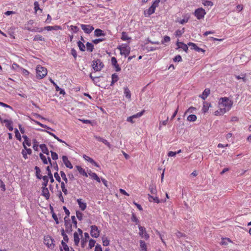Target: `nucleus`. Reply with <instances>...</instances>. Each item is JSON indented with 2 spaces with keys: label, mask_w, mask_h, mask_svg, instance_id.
<instances>
[{
  "label": "nucleus",
  "mask_w": 251,
  "mask_h": 251,
  "mask_svg": "<svg viewBox=\"0 0 251 251\" xmlns=\"http://www.w3.org/2000/svg\"><path fill=\"white\" fill-rule=\"evenodd\" d=\"M89 175L90 176H91L93 179L96 180L98 182H100V178L96 173L91 172L90 173H89Z\"/></svg>",
  "instance_id": "32"
},
{
  "label": "nucleus",
  "mask_w": 251,
  "mask_h": 251,
  "mask_svg": "<svg viewBox=\"0 0 251 251\" xmlns=\"http://www.w3.org/2000/svg\"><path fill=\"white\" fill-rule=\"evenodd\" d=\"M131 221L132 222H135L137 224H139V221L136 217L135 214L133 213L131 217Z\"/></svg>",
  "instance_id": "54"
},
{
  "label": "nucleus",
  "mask_w": 251,
  "mask_h": 251,
  "mask_svg": "<svg viewBox=\"0 0 251 251\" xmlns=\"http://www.w3.org/2000/svg\"><path fill=\"white\" fill-rule=\"evenodd\" d=\"M189 17H187L179 21L177 20V22H179L181 25H183L184 24L187 23Z\"/></svg>",
  "instance_id": "58"
},
{
  "label": "nucleus",
  "mask_w": 251,
  "mask_h": 251,
  "mask_svg": "<svg viewBox=\"0 0 251 251\" xmlns=\"http://www.w3.org/2000/svg\"><path fill=\"white\" fill-rule=\"evenodd\" d=\"M61 235L63 237L64 240L65 242H68L69 241V238H68V236L67 235V234L65 233L64 230L63 229H62L61 230Z\"/></svg>",
  "instance_id": "43"
},
{
  "label": "nucleus",
  "mask_w": 251,
  "mask_h": 251,
  "mask_svg": "<svg viewBox=\"0 0 251 251\" xmlns=\"http://www.w3.org/2000/svg\"><path fill=\"white\" fill-rule=\"evenodd\" d=\"M103 64L100 59H97L93 62V68L96 71H100L103 67Z\"/></svg>",
  "instance_id": "6"
},
{
  "label": "nucleus",
  "mask_w": 251,
  "mask_h": 251,
  "mask_svg": "<svg viewBox=\"0 0 251 251\" xmlns=\"http://www.w3.org/2000/svg\"><path fill=\"white\" fill-rule=\"evenodd\" d=\"M36 74L37 77L41 79L47 75V70L45 68L40 65H38L36 68Z\"/></svg>",
  "instance_id": "2"
},
{
  "label": "nucleus",
  "mask_w": 251,
  "mask_h": 251,
  "mask_svg": "<svg viewBox=\"0 0 251 251\" xmlns=\"http://www.w3.org/2000/svg\"><path fill=\"white\" fill-rule=\"evenodd\" d=\"M233 104V101L227 97H223L219 99L218 102L219 108H221L222 113H226L229 111Z\"/></svg>",
  "instance_id": "1"
},
{
  "label": "nucleus",
  "mask_w": 251,
  "mask_h": 251,
  "mask_svg": "<svg viewBox=\"0 0 251 251\" xmlns=\"http://www.w3.org/2000/svg\"><path fill=\"white\" fill-rule=\"evenodd\" d=\"M50 152L52 159L54 160H57L58 159L57 154L56 152H53L52 151H51Z\"/></svg>",
  "instance_id": "57"
},
{
  "label": "nucleus",
  "mask_w": 251,
  "mask_h": 251,
  "mask_svg": "<svg viewBox=\"0 0 251 251\" xmlns=\"http://www.w3.org/2000/svg\"><path fill=\"white\" fill-rule=\"evenodd\" d=\"M39 155H40V158L42 160L43 162L45 164H47L48 163V162L46 157L45 155H44L42 153H40Z\"/></svg>",
  "instance_id": "46"
},
{
  "label": "nucleus",
  "mask_w": 251,
  "mask_h": 251,
  "mask_svg": "<svg viewBox=\"0 0 251 251\" xmlns=\"http://www.w3.org/2000/svg\"><path fill=\"white\" fill-rule=\"evenodd\" d=\"M42 195L48 200L50 198V192L47 187H43L42 190Z\"/></svg>",
  "instance_id": "16"
},
{
  "label": "nucleus",
  "mask_w": 251,
  "mask_h": 251,
  "mask_svg": "<svg viewBox=\"0 0 251 251\" xmlns=\"http://www.w3.org/2000/svg\"><path fill=\"white\" fill-rule=\"evenodd\" d=\"M95 243H96L95 240H94L93 239L90 240L89 243V248L91 249L93 247H94L95 245Z\"/></svg>",
  "instance_id": "56"
},
{
  "label": "nucleus",
  "mask_w": 251,
  "mask_h": 251,
  "mask_svg": "<svg viewBox=\"0 0 251 251\" xmlns=\"http://www.w3.org/2000/svg\"><path fill=\"white\" fill-rule=\"evenodd\" d=\"M60 173L62 179L65 181V183H67L68 182V179L66 177L65 173L63 171H61Z\"/></svg>",
  "instance_id": "55"
},
{
  "label": "nucleus",
  "mask_w": 251,
  "mask_h": 251,
  "mask_svg": "<svg viewBox=\"0 0 251 251\" xmlns=\"http://www.w3.org/2000/svg\"><path fill=\"white\" fill-rule=\"evenodd\" d=\"M111 64L114 67L115 71L116 72H119L121 71V68L119 65L117 64V61L116 58L115 57H112L111 58Z\"/></svg>",
  "instance_id": "11"
},
{
  "label": "nucleus",
  "mask_w": 251,
  "mask_h": 251,
  "mask_svg": "<svg viewBox=\"0 0 251 251\" xmlns=\"http://www.w3.org/2000/svg\"><path fill=\"white\" fill-rule=\"evenodd\" d=\"M77 45L81 51H84L85 50V46L83 43L81 41H78L77 42Z\"/></svg>",
  "instance_id": "39"
},
{
  "label": "nucleus",
  "mask_w": 251,
  "mask_h": 251,
  "mask_svg": "<svg viewBox=\"0 0 251 251\" xmlns=\"http://www.w3.org/2000/svg\"><path fill=\"white\" fill-rule=\"evenodd\" d=\"M86 46L87 50L88 51H89L90 52L93 51V50H94V45L92 43L87 42L86 43Z\"/></svg>",
  "instance_id": "34"
},
{
  "label": "nucleus",
  "mask_w": 251,
  "mask_h": 251,
  "mask_svg": "<svg viewBox=\"0 0 251 251\" xmlns=\"http://www.w3.org/2000/svg\"><path fill=\"white\" fill-rule=\"evenodd\" d=\"M62 161L66 167L69 168V169L73 168V165H72L70 161L68 160V157L66 156H62Z\"/></svg>",
  "instance_id": "13"
},
{
  "label": "nucleus",
  "mask_w": 251,
  "mask_h": 251,
  "mask_svg": "<svg viewBox=\"0 0 251 251\" xmlns=\"http://www.w3.org/2000/svg\"><path fill=\"white\" fill-rule=\"evenodd\" d=\"M111 77H112V81L111 83V85L112 86L114 83L116 82L118 80L119 77H118V75L116 74L115 73L112 75Z\"/></svg>",
  "instance_id": "30"
},
{
  "label": "nucleus",
  "mask_w": 251,
  "mask_h": 251,
  "mask_svg": "<svg viewBox=\"0 0 251 251\" xmlns=\"http://www.w3.org/2000/svg\"><path fill=\"white\" fill-rule=\"evenodd\" d=\"M194 14L198 20H201L204 17L206 12L202 8H199L196 9Z\"/></svg>",
  "instance_id": "5"
},
{
  "label": "nucleus",
  "mask_w": 251,
  "mask_h": 251,
  "mask_svg": "<svg viewBox=\"0 0 251 251\" xmlns=\"http://www.w3.org/2000/svg\"><path fill=\"white\" fill-rule=\"evenodd\" d=\"M3 123L5 124V126L9 131H12L13 130L12 126V121L8 120H3Z\"/></svg>",
  "instance_id": "15"
},
{
  "label": "nucleus",
  "mask_w": 251,
  "mask_h": 251,
  "mask_svg": "<svg viewBox=\"0 0 251 251\" xmlns=\"http://www.w3.org/2000/svg\"><path fill=\"white\" fill-rule=\"evenodd\" d=\"M104 33L103 31L100 29H96L95 30V35L97 37H99L100 36H104Z\"/></svg>",
  "instance_id": "31"
},
{
  "label": "nucleus",
  "mask_w": 251,
  "mask_h": 251,
  "mask_svg": "<svg viewBox=\"0 0 251 251\" xmlns=\"http://www.w3.org/2000/svg\"><path fill=\"white\" fill-rule=\"evenodd\" d=\"M74 240L75 246H78L79 243L80 239L77 232H75L74 233Z\"/></svg>",
  "instance_id": "23"
},
{
  "label": "nucleus",
  "mask_w": 251,
  "mask_h": 251,
  "mask_svg": "<svg viewBox=\"0 0 251 251\" xmlns=\"http://www.w3.org/2000/svg\"><path fill=\"white\" fill-rule=\"evenodd\" d=\"M51 210V211L52 212V218L54 220V221H55V223L56 224H59V221H58V218H57V216L56 215V214L53 212V208L52 207H51L50 208Z\"/></svg>",
  "instance_id": "49"
},
{
  "label": "nucleus",
  "mask_w": 251,
  "mask_h": 251,
  "mask_svg": "<svg viewBox=\"0 0 251 251\" xmlns=\"http://www.w3.org/2000/svg\"><path fill=\"white\" fill-rule=\"evenodd\" d=\"M15 136L17 138V139L19 140H21V135H20L18 130L17 128H16L15 129Z\"/></svg>",
  "instance_id": "59"
},
{
  "label": "nucleus",
  "mask_w": 251,
  "mask_h": 251,
  "mask_svg": "<svg viewBox=\"0 0 251 251\" xmlns=\"http://www.w3.org/2000/svg\"><path fill=\"white\" fill-rule=\"evenodd\" d=\"M42 178L43 179L44 182H43V187H47L49 181L48 177L46 176H43Z\"/></svg>",
  "instance_id": "40"
},
{
  "label": "nucleus",
  "mask_w": 251,
  "mask_h": 251,
  "mask_svg": "<svg viewBox=\"0 0 251 251\" xmlns=\"http://www.w3.org/2000/svg\"><path fill=\"white\" fill-rule=\"evenodd\" d=\"M12 68L13 70L17 71V72H20V68H21V67H20V66L17 64L13 63L12 65Z\"/></svg>",
  "instance_id": "48"
},
{
  "label": "nucleus",
  "mask_w": 251,
  "mask_h": 251,
  "mask_svg": "<svg viewBox=\"0 0 251 251\" xmlns=\"http://www.w3.org/2000/svg\"><path fill=\"white\" fill-rule=\"evenodd\" d=\"M61 244L65 251H70L69 247L63 241H62Z\"/></svg>",
  "instance_id": "51"
},
{
  "label": "nucleus",
  "mask_w": 251,
  "mask_h": 251,
  "mask_svg": "<svg viewBox=\"0 0 251 251\" xmlns=\"http://www.w3.org/2000/svg\"><path fill=\"white\" fill-rule=\"evenodd\" d=\"M144 111H143L141 112L138 113L136 114L133 115L132 116L129 117L127 118L126 121L129 122H131V123H134V121H133V118H137L140 117L143 114Z\"/></svg>",
  "instance_id": "12"
},
{
  "label": "nucleus",
  "mask_w": 251,
  "mask_h": 251,
  "mask_svg": "<svg viewBox=\"0 0 251 251\" xmlns=\"http://www.w3.org/2000/svg\"><path fill=\"white\" fill-rule=\"evenodd\" d=\"M23 138L24 139V141L23 143V145L24 148V149H26V146L25 145H27L28 146H31V142L30 140L28 138V137L26 135L23 136Z\"/></svg>",
  "instance_id": "18"
},
{
  "label": "nucleus",
  "mask_w": 251,
  "mask_h": 251,
  "mask_svg": "<svg viewBox=\"0 0 251 251\" xmlns=\"http://www.w3.org/2000/svg\"><path fill=\"white\" fill-rule=\"evenodd\" d=\"M34 10L37 11L38 10L42 11V10L39 7V4L37 1H35L34 3Z\"/></svg>",
  "instance_id": "60"
},
{
  "label": "nucleus",
  "mask_w": 251,
  "mask_h": 251,
  "mask_svg": "<svg viewBox=\"0 0 251 251\" xmlns=\"http://www.w3.org/2000/svg\"><path fill=\"white\" fill-rule=\"evenodd\" d=\"M188 45L190 47H191L192 49H194L197 51H204L203 49L198 47L195 43L190 42L188 44Z\"/></svg>",
  "instance_id": "19"
},
{
  "label": "nucleus",
  "mask_w": 251,
  "mask_h": 251,
  "mask_svg": "<svg viewBox=\"0 0 251 251\" xmlns=\"http://www.w3.org/2000/svg\"><path fill=\"white\" fill-rule=\"evenodd\" d=\"M149 190L152 194H155L157 192L155 186L153 185L150 186Z\"/></svg>",
  "instance_id": "44"
},
{
  "label": "nucleus",
  "mask_w": 251,
  "mask_h": 251,
  "mask_svg": "<svg viewBox=\"0 0 251 251\" xmlns=\"http://www.w3.org/2000/svg\"><path fill=\"white\" fill-rule=\"evenodd\" d=\"M76 216L79 220L81 221L82 219L83 214L79 211H76Z\"/></svg>",
  "instance_id": "52"
},
{
  "label": "nucleus",
  "mask_w": 251,
  "mask_h": 251,
  "mask_svg": "<svg viewBox=\"0 0 251 251\" xmlns=\"http://www.w3.org/2000/svg\"><path fill=\"white\" fill-rule=\"evenodd\" d=\"M210 107H211V104L210 103L207 102H204L202 107L203 112L204 113H206Z\"/></svg>",
  "instance_id": "29"
},
{
  "label": "nucleus",
  "mask_w": 251,
  "mask_h": 251,
  "mask_svg": "<svg viewBox=\"0 0 251 251\" xmlns=\"http://www.w3.org/2000/svg\"><path fill=\"white\" fill-rule=\"evenodd\" d=\"M34 41H45L46 39L45 38L43 37L41 35L39 34L36 35L33 39Z\"/></svg>",
  "instance_id": "36"
},
{
  "label": "nucleus",
  "mask_w": 251,
  "mask_h": 251,
  "mask_svg": "<svg viewBox=\"0 0 251 251\" xmlns=\"http://www.w3.org/2000/svg\"><path fill=\"white\" fill-rule=\"evenodd\" d=\"M83 158H84V159L85 160L89 162L92 164L94 165L95 166H96L97 167H100L99 165L96 162H95L94 160V159H92V158L87 156L86 155H83Z\"/></svg>",
  "instance_id": "14"
},
{
  "label": "nucleus",
  "mask_w": 251,
  "mask_h": 251,
  "mask_svg": "<svg viewBox=\"0 0 251 251\" xmlns=\"http://www.w3.org/2000/svg\"><path fill=\"white\" fill-rule=\"evenodd\" d=\"M180 47L186 52H187V51L188 50V47L186 44L182 43V44H181V47Z\"/></svg>",
  "instance_id": "61"
},
{
  "label": "nucleus",
  "mask_w": 251,
  "mask_h": 251,
  "mask_svg": "<svg viewBox=\"0 0 251 251\" xmlns=\"http://www.w3.org/2000/svg\"><path fill=\"white\" fill-rule=\"evenodd\" d=\"M62 28L59 25H55V26H47L44 27V29H46L48 31H50L52 30H57L59 29H61Z\"/></svg>",
  "instance_id": "20"
},
{
  "label": "nucleus",
  "mask_w": 251,
  "mask_h": 251,
  "mask_svg": "<svg viewBox=\"0 0 251 251\" xmlns=\"http://www.w3.org/2000/svg\"><path fill=\"white\" fill-rule=\"evenodd\" d=\"M202 3L204 6H212L213 2L211 1L206 0H202Z\"/></svg>",
  "instance_id": "47"
},
{
  "label": "nucleus",
  "mask_w": 251,
  "mask_h": 251,
  "mask_svg": "<svg viewBox=\"0 0 251 251\" xmlns=\"http://www.w3.org/2000/svg\"><path fill=\"white\" fill-rule=\"evenodd\" d=\"M70 27H71V29L74 32H77L79 30V28L76 26L71 25Z\"/></svg>",
  "instance_id": "64"
},
{
  "label": "nucleus",
  "mask_w": 251,
  "mask_h": 251,
  "mask_svg": "<svg viewBox=\"0 0 251 251\" xmlns=\"http://www.w3.org/2000/svg\"><path fill=\"white\" fill-rule=\"evenodd\" d=\"M35 169L36 170L37 177L39 179H41L43 176L40 174L41 173V170L40 168L36 166Z\"/></svg>",
  "instance_id": "41"
},
{
  "label": "nucleus",
  "mask_w": 251,
  "mask_h": 251,
  "mask_svg": "<svg viewBox=\"0 0 251 251\" xmlns=\"http://www.w3.org/2000/svg\"><path fill=\"white\" fill-rule=\"evenodd\" d=\"M91 235L94 238H97L100 235V230L98 229V227L95 226H91Z\"/></svg>",
  "instance_id": "9"
},
{
  "label": "nucleus",
  "mask_w": 251,
  "mask_h": 251,
  "mask_svg": "<svg viewBox=\"0 0 251 251\" xmlns=\"http://www.w3.org/2000/svg\"><path fill=\"white\" fill-rule=\"evenodd\" d=\"M124 89L125 97L128 100H130L131 93L130 90L127 87H124Z\"/></svg>",
  "instance_id": "26"
},
{
  "label": "nucleus",
  "mask_w": 251,
  "mask_h": 251,
  "mask_svg": "<svg viewBox=\"0 0 251 251\" xmlns=\"http://www.w3.org/2000/svg\"><path fill=\"white\" fill-rule=\"evenodd\" d=\"M65 226V231L67 233H71L72 231V225L71 223L70 220L67 217L64 218Z\"/></svg>",
  "instance_id": "7"
},
{
  "label": "nucleus",
  "mask_w": 251,
  "mask_h": 251,
  "mask_svg": "<svg viewBox=\"0 0 251 251\" xmlns=\"http://www.w3.org/2000/svg\"><path fill=\"white\" fill-rule=\"evenodd\" d=\"M117 49L120 50V54L124 55L126 57L130 53V48L127 44H123L122 46H119Z\"/></svg>",
  "instance_id": "3"
},
{
  "label": "nucleus",
  "mask_w": 251,
  "mask_h": 251,
  "mask_svg": "<svg viewBox=\"0 0 251 251\" xmlns=\"http://www.w3.org/2000/svg\"><path fill=\"white\" fill-rule=\"evenodd\" d=\"M76 167L77 168V171L79 172V173L80 174H81L82 175H83L85 176H86V177L88 176L87 174L85 172V170L83 169L81 167L79 166H76Z\"/></svg>",
  "instance_id": "27"
},
{
  "label": "nucleus",
  "mask_w": 251,
  "mask_h": 251,
  "mask_svg": "<svg viewBox=\"0 0 251 251\" xmlns=\"http://www.w3.org/2000/svg\"><path fill=\"white\" fill-rule=\"evenodd\" d=\"M155 8L156 7L151 5V6L147 10V14L148 15L150 16L153 14L155 11Z\"/></svg>",
  "instance_id": "37"
},
{
  "label": "nucleus",
  "mask_w": 251,
  "mask_h": 251,
  "mask_svg": "<svg viewBox=\"0 0 251 251\" xmlns=\"http://www.w3.org/2000/svg\"><path fill=\"white\" fill-rule=\"evenodd\" d=\"M184 32V28H183L181 30H177L176 31V35L177 36H181Z\"/></svg>",
  "instance_id": "50"
},
{
  "label": "nucleus",
  "mask_w": 251,
  "mask_h": 251,
  "mask_svg": "<svg viewBox=\"0 0 251 251\" xmlns=\"http://www.w3.org/2000/svg\"><path fill=\"white\" fill-rule=\"evenodd\" d=\"M197 116L195 115L191 114L187 117V120L189 122H195L197 120Z\"/></svg>",
  "instance_id": "33"
},
{
  "label": "nucleus",
  "mask_w": 251,
  "mask_h": 251,
  "mask_svg": "<svg viewBox=\"0 0 251 251\" xmlns=\"http://www.w3.org/2000/svg\"><path fill=\"white\" fill-rule=\"evenodd\" d=\"M40 148H41L42 151L44 153L49 155V151L46 146V145L44 144H41L40 145Z\"/></svg>",
  "instance_id": "25"
},
{
  "label": "nucleus",
  "mask_w": 251,
  "mask_h": 251,
  "mask_svg": "<svg viewBox=\"0 0 251 251\" xmlns=\"http://www.w3.org/2000/svg\"><path fill=\"white\" fill-rule=\"evenodd\" d=\"M210 90L209 89H205L203 92L201 97L202 99L205 100L210 94Z\"/></svg>",
  "instance_id": "24"
},
{
  "label": "nucleus",
  "mask_w": 251,
  "mask_h": 251,
  "mask_svg": "<svg viewBox=\"0 0 251 251\" xmlns=\"http://www.w3.org/2000/svg\"><path fill=\"white\" fill-rule=\"evenodd\" d=\"M54 240L50 235H46L44 237V243L50 249H53L54 247Z\"/></svg>",
  "instance_id": "4"
},
{
  "label": "nucleus",
  "mask_w": 251,
  "mask_h": 251,
  "mask_svg": "<svg viewBox=\"0 0 251 251\" xmlns=\"http://www.w3.org/2000/svg\"><path fill=\"white\" fill-rule=\"evenodd\" d=\"M33 148L35 151H38V142L34 139L33 141Z\"/></svg>",
  "instance_id": "53"
},
{
  "label": "nucleus",
  "mask_w": 251,
  "mask_h": 251,
  "mask_svg": "<svg viewBox=\"0 0 251 251\" xmlns=\"http://www.w3.org/2000/svg\"><path fill=\"white\" fill-rule=\"evenodd\" d=\"M196 109V108L195 107H194L193 106H191L190 107H189L187 110L185 112V115L186 114V113H193V111L194 110H195Z\"/></svg>",
  "instance_id": "63"
},
{
  "label": "nucleus",
  "mask_w": 251,
  "mask_h": 251,
  "mask_svg": "<svg viewBox=\"0 0 251 251\" xmlns=\"http://www.w3.org/2000/svg\"><path fill=\"white\" fill-rule=\"evenodd\" d=\"M42 131H46L47 132V133H48L50 135H51L52 136H53L55 139H56V140H57L58 141L61 142V143H65L66 145L68 146V144L65 142H64V141L62 140L61 139H59L58 137H57L54 134H53V133H51L50 131H47V130H42Z\"/></svg>",
  "instance_id": "28"
},
{
  "label": "nucleus",
  "mask_w": 251,
  "mask_h": 251,
  "mask_svg": "<svg viewBox=\"0 0 251 251\" xmlns=\"http://www.w3.org/2000/svg\"><path fill=\"white\" fill-rule=\"evenodd\" d=\"M138 227L139 229V235H140V236L143 238H144L145 240L149 239L150 236L146 232L145 228L140 225H139Z\"/></svg>",
  "instance_id": "8"
},
{
  "label": "nucleus",
  "mask_w": 251,
  "mask_h": 251,
  "mask_svg": "<svg viewBox=\"0 0 251 251\" xmlns=\"http://www.w3.org/2000/svg\"><path fill=\"white\" fill-rule=\"evenodd\" d=\"M149 201L151 202H154L158 203L161 201L159 200L158 198L156 196H151L150 194L148 195Z\"/></svg>",
  "instance_id": "21"
},
{
  "label": "nucleus",
  "mask_w": 251,
  "mask_h": 251,
  "mask_svg": "<svg viewBox=\"0 0 251 251\" xmlns=\"http://www.w3.org/2000/svg\"><path fill=\"white\" fill-rule=\"evenodd\" d=\"M121 39L124 41H126L130 39V38L128 36L127 33L126 32H123L122 34Z\"/></svg>",
  "instance_id": "42"
},
{
  "label": "nucleus",
  "mask_w": 251,
  "mask_h": 251,
  "mask_svg": "<svg viewBox=\"0 0 251 251\" xmlns=\"http://www.w3.org/2000/svg\"><path fill=\"white\" fill-rule=\"evenodd\" d=\"M235 77L237 79H242L244 82H246L247 81L246 74H241L240 75H235Z\"/></svg>",
  "instance_id": "38"
},
{
  "label": "nucleus",
  "mask_w": 251,
  "mask_h": 251,
  "mask_svg": "<svg viewBox=\"0 0 251 251\" xmlns=\"http://www.w3.org/2000/svg\"><path fill=\"white\" fill-rule=\"evenodd\" d=\"M81 28L87 34H90L94 29L93 26L88 25H81Z\"/></svg>",
  "instance_id": "10"
},
{
  "label": "nucleus",
  "mask_w": 251,
  "mask_h": 251,
  "mask_svg": "<svg viewBox=\"0 0 251 251\" xmlns=\"http://www.w3.org/2000/svg\"><path fill=\"white\" fill-rule=\"evenodd\" d=\"M175 62H181L182 61L181 56L180 55H177L174 58Z\"/></svg>",
  "instance_id": "62"
},
{
  "label": "nucleus",
  "mask_w": 251,
  "mask_h": 251,
  "mask_svg": "<svg viewBox=\"0 0 251 251\" xmlns=\"http://www.w3.org/2000/svg\"><path fill=\"white\" fill-rule=\"evenodd\" d=\"M77 202L79 205V207H80V208L82 210H84L86 208V203H85V202H82L81 201V199H77Z\"/></svg>",
  "instance_id": "22"
},
{
  "label": "nucleus",
  "mask_w": 251,
  "mask_h": 251,
  "mask_svg": "<svg viewBox=\"0 0 251 251\" xmlns=\"http://www.w3.org/2000/svg\"><path fill=\"white\" fill-rule=\"evenodd\" d=\"M94 137L98 141L102 142L103 144H104L105 145H106L108 147H109V148H110V144L106 140H105L100 136H95Z\"/></svg>",
  "instance_id": "17"
},
{
  "label": "nucleus",
  "mask_w": 251,
  "mask_h": 251,
  "mask_svg": "<svg viewBox=\"0 0 251 251\" xmlns=\"http://www.w3.org/2000/svg\"><path fill=\"white\" fill-rule=\"evenodd\" d=\"M140 244L141 251H147V246L145 242L144 241L140 240Z\"/></svg>",
  "instance_id": "35"
},
{
  "label": "nucleus",
  "mask_w": 251,
  "mask_h": 251,
  "mask_svg": "<svg viewBox=\"0 0 251 251\" xmlns=\"http://www.w3.org/2000/svg\"><path fill=\"white\" fill-rule=\"evenodd\" d=\"M102 243L104 246H107L109 245V240L105 237L102 238Z\"/></svg>",
  "instance_id": "45"
}]
</instances>
